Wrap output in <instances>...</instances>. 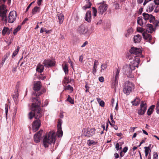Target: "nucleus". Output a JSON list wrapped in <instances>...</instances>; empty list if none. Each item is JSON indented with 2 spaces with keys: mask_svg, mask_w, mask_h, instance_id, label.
Here are the masks:
<instances>
[{
  "mask_svg": "<svg viewBox=\"0 0 159 159\" xmlns=\"http://www.w3.org/2000/svg\"><path fill=\"white\" fill-rule=\"evenodd\" d=\"M33 102L32 105L31 110L32 111L29 113V118L31 119L34 116L36 120L34 121L32 124V129L34 132L37 131L40 127L41 122L39 118L42 116L40 113L41 108L40 106L41 104L40 101L38 97L34 98L32 99Z\"/></svg>",
  "mask_w": 159,
  "mask_h": 159,
  "instance_id": "nucleus-1",
  "label": "nucleus"
},
{
  "mask_svg": "<svg viewBox=\"0 0 159 159\" xmlns=\"http://www.w3.org/2000/svg\"><path fill=\"white\" fill-rule=\"evenodd\" d=\"M55 134L54 132H49L44 138L43 140V145L48 147L49 144H54L55 141Z\"/></svg>",
  "mask_w": 159,
  "mask_h": 159,
  "instance_id": "nucleus-2",
  "label": "nucleus"
},
{
  "mask_svg": "<svg viewBox=\"0 0 159 159\" xmlns=\"http://www.w3.org/2000/svg\"><path fill=\"white\" fill-rule=\"evenodd\" d=\"M134 84L129 81L125 82L124 86L123 92L126 95H129L134 89Z\"/></svg>",
  "mask_w": 159,
  "mask_h": 159,
  "instance_id": "nucleus-3",
  "label": "nucleus"
},
{
  "mask_svg": "<svg viewBox=\"0 0 159 159\" xmlns=\"http://www.w3.org/2000/svg\"><path fill=\"white\" fill-rule=\"evenodd\" d=\"M41 83L40 82V81H38L35 82L34 84L33 89L35 92H34L33 93L34 95V96H39L41 94H42L43 93H44L45 92V90L44 89L43 91V92H39L38 93H36V92L39 91L40 89H41Z\"/></svg>",
  "mask_w": 159,
  "mask_h": 159,
  "instance_id": "nucleus-4",
  "label": "nucleus"
},
{
  "mask_svg": "<svg viewBox=\"0 0 159 159\" xmlns=\"http://www.w3.org/2000/svg\"><path fill=\"white\" fill-rule=\"evenodd\" d=\"M134 59L129 64V68L131 70H134L135 68H138L140 61L139 57L137 56H134Z\"/></svg>",
  "mask_w": 159,
  "mask_h": 159,
  "instance_id": "nucleus-5",
  "label": "nucleus"
},
{
  "mask_svg": "<svg viewBox=\"0 0 159 159\" xmlns=\"http://www.w3.org/2000/svg\"><path fill=\"white\" fill-rule=\"evenodd\" d=\"M129 52L131 54L130 55H128V58L130 60L131 59V57L132 56H134V57L135 56L134 55L138 56L137 55L140 54L142 52V51L141 49L140 48L132 47L130 49Z\"/></svg>",
  "mask_w": 159,
  "mask_h": 159,
  "instance_id": "nucleus-6",
  "label": "nucleus"
},
{
  "mask_svg": "<svg viewBox=\"0 0 159 159\" xmlns=\"http://www.w3.org/2000/svg\"><path fill=\"white\" fill-rule=\"evenodd\" d=\"M147 107V104L144 102L142 101L141 102L140 108L138 110V114L140 115L144 114L145 112Z\"/></svg>",
  "mask_w": 159,
  "mask_h": 159,
  "instance_id": "nucleus-7",
  "label": "nucleus"
},
{
  "mask_svg": "<svg viewBox=\"0 0 159 159\" xmlns=\"http://www.w3.org/2000/svg\"><path fill=\"white\" fill-rule=\"evenodd\" d=\"M16 17V12L15 11H11L7 17L8 22L9 23H13L15 20Z\"/></svg>",
  "mask_w": 159,
  "mask_h": 159,
  "instance_id": "nucleus-8",
  "label": "nucleus"
},
{
  "mask_svg": "<svg viewBox=\"0 0 159 159\" xmlns=\"http://www.w3.org/2000/svg\"><path fill=\"white\" fill-rule=\"evenodd\" d=\"M43 64L46 67H50L54 66L55 65V61L50 59H46L43 61Z\"/></svg>",
  "mask_w": 159,
  "mask_h": 159,
  "instance_id": "nucleus-9",
  "label": "nucleus"
},
{
  "mask_svg": "<svg viewBox=\"0 0 159 159\" xmlns=\"http://www.w3.org/2000/svg\"><path fill=\"white\" fill-rule=\"evenodd\" d=\"M107 9V5L102 3L101 4L98 8V12L100 14L102 15Z\"/></svg>",
  "mask_w": 159,
  "mask_h": 159,
  "instance_id": "nucleus-10",
  "label": "nucleus"
},
{
  "mask_svg": "<svg viewBox=\"0 0 159 159\" xmlns=\"http://www.w3.org/2000/svg\"><path fill=\"white\" fill-rule=\"evenodd\" d=\"M88 31L87 28L84 25H81L78 29V32L80 34H85Z\"/></svg>",
  "mask_w": 159,
  "mask_h": 159,
  "instance_id": "nucleus-11",
  "label": "nucleus"
},
{
  "mask_svg": "<svg viewBox=\"0 0 159 159\" xmlns=\"http://www.w3.org/2000/svg\"><path fill=\"white\" fill-rule=\"evenodd\" d=\"M43 130H40L38 132L36 133L34 136V140L37 143L40 142Z\"/></svg>",
  "mask_w": 159,
  "mask_h": 159,
  "instance_id": "nucleus-12",
  "label": "nucleus"
},
{
  "mask_svg": "<svg viewBox=\"0 0 159 159\" xmlns=\"http://www.w3.org/2000/svg\"><path fill=\"white\" fill-rule=\"evenodd\" d=\"M57 135L58 137H61L63 135V131L61 129V122L59 121L57 125Z\"/></svg>",
  "mask_w": 159,
  "mask_h": 159,
  "instance_id": "nucleus-13",
  "label": "nucleus"
},
{
  "mask_svg": "<svg viewBox=\"0 0 159 159\" xmlns=\"http://www.w3.org/2000/svg\"><path fill=\"white\" fill-rule=\"evenodd\" d=\"M142 35L144 39L147 40L150 43L152 44L151 42L152 39V36L150 34L147 33L146 31H144Z\"/></svg>",
  "mask_w": 159,
  "mask_h": 159,
  "instance_id": "nucleus-14",
  "label": "nucleus"
},
{
  "mask_svg": "<svg viewBox=\"0 0 159 159\" xmlns=\"http://www.w3.org/2000/svg\"><path fill=\"white\" fill-rule=\"evenodd\" d=\"M155 7V4L153 2L150 3L148 4L146 8V11L149 12H151L153 11Z\"/></svg>",
  "mask_w": 159,
  "mask_h": 159,
  "instance_id": "nucleus-15",
  "label": "nucleus"
},
{
  "mask_svg": "<svg viewBox=\"0 0 159 159\" xmlns=\"http://www.w3.org/2000/svg\"><path fill=\"white\" fill-rule=\"evenodd\" d=\"M95 129L94 128H92L89 131H88L86 133L85 136L88 137H90L94 135L95 134Z\"/></svg>",
  "mask_w": 159,
  "mask_h": 159,
  "instance_id": "nucleus-16",
  "label": "nucleus"
},
{
  "mask_svg": "<svg viewBox=\"0 0 159 159\" xmlns=\"http://www.w3.org/2000/svg\"><path fill=\"white\" fill-rule=\"evenodd\" d=\"M91 13L90 11H87L85 15V20L89 22H91Z\"/></svg>",
  "mask_w": 159,
  "mask_h": 159,
  "instance_id": "nucleus-17",
  "label": "nucleus"
},
{
  "mask_svg": "<svg viewBox=\"0 0 159 159\" xmlns=\"http://www.w3.org/2000/svg\"><path fill=\"white\" fill-rule=\"evenodd\" d=\"M98 63L99 62L98 60H94L92 70V73L93 75H95L97 69L98 68Z\"/></svg>",
  "mask_w": 159,
  "mask_h": 159,
  "instance_id": "nucleus-18",
  "label": "nucleus"
},
{
  "mask_svg": "<svg viewBox=\"0 0 159 159\" xmlns=\"http://www.w3.org/2000/svg\"><path fill=\"white\" fill-rule=\"evenodd\" d=\"M141 36L139 34H137L134 36V41L135 43L140 42L141 40Z\"/></svg>",
  "mask_w": 159,
  "mask_h": 159,
  "instance_id": "nucleus-19",
  "label": "nucleus"
},
{
  "mask_svg": "<svg viewBox=\"0 0 159 159\" xmlns=\"http://www.w3.org/2000/svg\"><path fill=\"white\" fill-rule=\"evenodd\" d=\"M146 32L152 33L154 31V29L151 24H148L146 26Z\"/></svg>",
  "mask_w": 159,
  "mask_h": 159,
  "instance_id": "nucleus-20",
  "label": "nucleus"
},
{
  "mask_svg": "<svg viewBox=\"0 0 159 159\" xmlns=\"http://www.w3.org/2000/svg\"><path fill=\"white\" fill-rule=\"evenodd\" d=\"M19 95V93L18 92V89H17L16 91V92H15L14 94L13 95V98L15 103H16L17 101Z\"/></svg>",
  "mask_w": 159,
  "mask_h": 159,
  "instance_id": "nucleus-21",
  "label": "nucleus"
},
{
  "mask_svg": "<svg viewBox=\"0 0 159 159\" xmlns=\"http://www.w3.org/2000/svg\"><path fill=\"white\" fill-rule=\"evenodd\" d=\"M11 30L7 27H4L2 30V33L3 35H5L6 34L8 35L10 33Z\"/></svg>",
  "mask_w": 159,
  "mask_h": 159,
  "instance_id": "nucleus-22",
  "label": "nucleus"
},
{
  "mask_svg": "<svg viewBox=\"0 0 159 159\" xmlns=\"http://www.w3.org/2000/svg\"><path fill=\"white\" fill-rule=\"evenodd\" d=\"M57 15L59 20V23L60 24H61L64 20V16L62 13H58Z\"/></svg>",
  "mask_w": 159,
  "mask_h": 159,
  "instance_id": "nucleus-23",
  "label": "nucleus"
},
{
  "mask_svg": "<svg viewBox=\"0 0 159 159\" xmlns=\"http://www.w3.org/2000/svg\"><path fill=\"white\" fill-rule=\"evenodd\" d=\"M44 69V66L39 63L37 66L36 70L37 71L41 73L43 71Z\"/></svg>",
  "mask_w": 159,
  "mask_h": 159,
  "instance_id": "nucleus-24",
  "label": "nucleus"
},
{
  "mask_svg": "<svg viewBox=\"0 0 159 159\" xmlns=\"http://www.w3.org/2000/svg\"><path fill=\"white\" fill-rule=\"evenodd\" d=\"M155 107V106L154 105H152L149 107L147 112L148 116H150L152 113Z\"/></svg>",
  "mask_w": 159,
  "mask_h": 159,
  "instance_id": "nucleus-25",
  "label": "nucleus"
},
{
  "mask_svg": "<svg viewBox=\"0 0 159 159\" xmlns=\"http://www.w3.org/2000/svg\"><path fill=\"white\" fill-rule=\"evenodd\" d=\"M40 8L38 7H35L32 10V13L33 15L37 13H38L40 11Z\"/></svg>",
  "mask_w": 159,
  "mask_h": 159,
  "instance_id": "nucleus-26",
  "label": "nucleus"
},
{
  "mask_svg": "<svg viewBox=\"0 0 159 159\" xmlns=\"http://www.w3.org/2000/svg\"><path fill=\"white\" fill-rule=\"evenodd\" d=\"M86 1H88L87 3L83 7V9L85 10L87 8H89L90 7L92 4L89 1V0H86Z\"/></svg>",
  "mask_w": 159,
  "mask_h": 159,
  "instance_id": "nucleus-27",
  "label": "nucleus"
},
{
  "mask_svg": "<svg viewBox=\"0 0 159 159\" xmlns=\"http://www.w3.org/2000/svg\"><path fill=\"white\" fill-rule=\"evenodd\" d=\"M87 143L89 146L92 145H94L97 143V142L93 140H88L87 141Z\"/></svg>",
  "mask_w": 159,
  "mask_h": 159,
  "instance_id": "nucleus-28",
  "label": "nucleus"
},
{
  "mask_svg": "<svg viewBox=\"0 0 159 159\" xmlns=\"http://www.w3.org/2000/svg\"><path fill=\"white\" fill-rule=\"evenodd\" d=\"M63 69L65 72V74H67L68 71V65L66 63L64 65H62Z\"/></svg>",
  "mask_w": 159,
  "mask_h": 159,
  "instance_id": "nucleus-29",
  "label": "nucleus"
},
{
  "mask_svg": "<svg viewBox=\"0 0 159 159\" xmlns=\"http://www.w3.org/2000/svg\"><path fill=\"white\" fill-rule=\"evenodd\" d=\"M120 72V69H116V72L115 73H114V75L115 76V77L114 79H116V80H118L119 78V75Z\"/></svg>",
  "mask_w": 159,
  "mask_h": 159,
  "instance_id": "nucleus-30",
  "label": "nucleus"
},
{
  "mask_svg": "<svg viewBox=\"0 0 159 159\" xmlns=\"http://www.w3.org/2000/svg\"><path fill=\"white\" fill-rule=\"evenodd\" d=\"M128 68L129 70L128 71H127L125 72L126 75H127V76L129 78H133V75L132 74V70H129V69H130L129 67H129H128Z\"/></svg>",
  "mask_w": 159,
  "mask_h": 159,
  "instance_id": "nucleus-31",
  "label": "nucleus"
},
{
  "mask_svg": "<svg viewBox=\"0 0 159 159\" xmlns=\"http://www.w3.org/2000/svg\"><path fill=\"white\" fill-rule=\"evenodd\" d=\"M140 102V100L139 98H136L132 102L133 105L136 106L139 104Z\"/></svg>",
  "mask_w": 159,
  "mask_h": 159,
  "instance_id": "nucleus-32",
  "label": "nucleus"
},
{
  "mask_svg": "<svg viewBox=\"0 0 159 159\" xmlns=\"http://www.w3.org/2000/svg\"><path fill=\"white\" fill-rule=\"evenodd\" d=\"M107 67V63L105 62L102 64L101 66V71L102 70H105Z\"/></svg>",
  "mask_w": 159,
  "mask_h": 159,
  "instance_id": "nucleus-33",
  "label": "nucleus"
},
{
  "mask_svg": "<svg viewBox=\"0 0 159 159\" xmlns=\"http://www.w3.org/2000/svg\"><path fill=\"white\" fill-rule=\"evenodd\" d=\"M143 16L144 19L145 20H148L150 18L151 15H150L148 14L144 13L143 14Z\"/></svg>",
  "mask_w": 159,
  "mask_h": 159,
  "instance_id": "nucleus-34",
  "label": "nucleus"
},
{
  "mask_svg": "<svg viewBox=\"0 0 159 159\" xmlns=\"http://www.w3.org/2000/svg\"><path fill=\"white\" fill-rule=\"evenodd\" d=\"M137 23L140 25L142 26L143 25V19L141 17H138L137 19Z\"/></svg>",
  "mask_w": 159,
  "mask_h": 159,
  "instance_id": "nucleus-35",
  "label": "nucleus"
},
{
  "mask_svg": "<svg viewBox=\"0 0 159 159\" xmlns=\"http://www.w3.org/2000/svg\"><path fill=\"white\" fill-rule=\"evenodd\" d=\"M64 90H70L71 92H72L73 91V88L71 87L70 85H68L67 86H64Z\"/></svg>",
  "mask_w": 159,
  "mask_h": 159,
  "instance_id": "nucleus-36",
  "label": "nucleus"
},
{
  "mask_svg": "<svg viewBox=\"0 0 159 159\" xmlns=\"http://www.w3.org/2000/svg\"><path fill=\"white\" fill-rule=\"evenodd\" d=\"M144 148L145 149V156L147 157L148 155L149 150H150V151H151V150H150V148L149 147H145Z\"/></svg>",
  "mask_w": 159,
  "mask_h": 159,
  "instance_id": "nucleus-37",
  "label": "nucleus"
},
{
  "mask_svg": "<svg viewBox=\"0 0 159 159\" xmlns=\"http://www.w3.org/2000/svg\"><path fill=\"white\" fill-rule=\"evenodd\" d=\"M67 101L72 104H73L74 103V100L72 99L69 95H68V97L67 99Z\"/></svg>",
  "mask_w": 159,
  "mask_h": 159,
  "instance_id": "nucleus-38",
  "label": "nucleus"
},
{
  "mask_svg": "<svg viewBox=\"0 0 159 159\" xmlns=\"http://www.w3.org/2000/svg\"><path fill=\"white\" fill-rule=\"evenodd\" d=\"M21 28V26L20 25H18L17 27L14 30L13 34L15 35L17 32Z\"/></svg>",
  "mask_w": 159,
  "mask_h": 159,
  "instance_id": "nucleus-39",
  "label": "nucleus"
},
{
  "mask_svg": "<svg viewBox=\"0 0 159 159\" xmlns=\"http://www.w3.org/2000/svg\"><path fill=\"white\" fill-rule=\"evenodd\" d=\"M92 8L93 9V16L94 17H95L97 16V10L95 7H93Z\"/></svg>",
  "mask_w": 159,
  "mask_h": 159,
  "instance_id": "nucleus-40",
  "label": "nucleus"
},
{
  "mask_svg": "<svg viewBox=\"0 0 159 159\" xmlns=\"http://www.w3.org/2000/svg\"><path fill=\"white\" fill-rule=\"evenodd\" d=\"M49 30H47L45 28H41L40 30V33H42L43 32H46V34H48V33H49Z\"/></svg>",
  "mask_w": 159,
  "mask_h": 159,
  "instance_id": "nucleus-41",
  "label": "nucleus"
},
{
  "mask_svg": "<svg viewBox=\"0 0 159 159\" xmlns=\"http://www.w3.org/2000/svg\"><path fill=\"white\" fill-rule=\"evenodd\" d=\"M158 155L157 153L154 152L153 153V159H158Z\"/></svg>",
  "mask_w": 159,
  "mask_h": 159,
  "instance_id": "nucleus-42",
  "label": "nucleus"
},
{
  "mask_svg": "<svg viewBox=\"0 0 159 159\" xmlns=\"http://www.w3.org/2000/svg\"><path fill=\"white\" fill-rule=\"evenodd\" d=\"M64 83L66 84L69 83L70 82V81L69 80L68 78L65 77L64 78L63 80Z\"/></svg>",
  "mask_w": 159,
  "mask_h": 159,
  "instance_id": "nucleus-43",
  "label": "nucleus"
},
{
  "mask_svg": "<svg viewBox=\"0 0 159 159\" xmlns=\"http://www.w3.org/2000/svg\"><path fill=\"white\" fill-rule=\"evenodd\" d=\"M5 107L6 116V117H7V113L8 112V107H9L8 106L7 104H5Z\"/></svg>",
  "mask_w": 159,
  "mask_h": 159,
  "instance_id": "nucleus-44",
  "label": "nucleus"
},
{
  "mask_svg": "<svg viewBox=\"0 0 159 159\" xmlns=\"http://www.w3.org/2000/svg\"><path fill=\"white\" fill-rule=\"evenodd\" d=\"M114 82L112 83V86L114 85L115 87V88H116L118 84V80H116V79H114Z\"/></svg>",
  "mask_w": 159,
  "mask_h": 159,
  "instance_id": "nucleus-45",
  "label": "nucleus"
},
{
  "mask_svg": "<svg viewBox=\"0 0 159 159\" xmlns=\"http://www.w3.org/2000/svg\"><path fill=\"white\" fill-rule=\"evenodd\" d=\"M149 19H150V22L151 23L153 22L155 19V17L151 14V16Z\"/></svg>",
  "mask_w": 159,
  "mask_h": 159,
  "instance_id": "nucleus-46",
  "label": "nucleus"
},
{
  "mask_svg": "<svg viewBox=\"0 0 159 159\" xmlns=\"http://www.w3.org/2000/svg\"><path fill=\"white\" fill-rule=\"evenodd\" d=\"M127 32H128V33H129V34H132L133 32V28H129L127 30Z\"/></svg>",
  "mask_w": 159,
  "mask_h": 159,
  "instance_id": "nucleus-47",
  "label": "nucleus"
},
{
  "mask_svg": "<svg viewBox=\"0 0 159 159\" xmlns=\"http://www.w3.org/2000/svg\"><path fill=\"white\" fill-rule=\"evenodd\" d=\"M137 31L140 32L142 33L144 31L143 29L141 27H138L137 28Z\"/></svg>",
  "mask_w": 159,
  "mask_h": 159,
  "instance_id": "nucleus-48",
  "label": "nucleus"
},
{
  "mask_svg": "<svg viewBox=\"0 0 159 159\" xmlns=\"http://www.w3.org/2000/svg\"><path fill=\"white\" fill-rule=\"evenodd\" d=\"M99 105L100 106L102 107H103L105 106V103L103 101H102L101 102H100L99 103Z\"/></svg>",
  "mask_w": 159,
  "mask_h": 159,
  "instance_id": "nucleus-49",
  "label": "nucleus"
},
{
  "mask_svg": "<svg viewBox=\"0 0 159 159\" xmlns=\"http://www.w3.org/2000/svg\"><path fill=\"white\" fill-rule=\"evenodd\" d=\"M85 87L86 89V90H85V92L86 93L89 92V87L88 86V84H87L85 85Z\"/></svg>",
  "mask_w": 159,
  "mask_h": 159,
  "instance_id": "nucleus-50",
  "label": "nucleus"
},
{
  "mask_svg": "<svg viewBox=\"0 0 159 159\" xmlns=\"http://www.w3.org/2000/svg\"><path fill=\"white\" fill-rule=\"evenodd\" d=\"M98 79L99 81L101 82H102L104 81V78L102 76L99 77Z\"/></svg>",
  "mask_w": 159,
  "mask_h": 159,
  "instance_id": "nucleus-51",
  "label": "nucleus"
},
{
  "mask_svg": "<svg viewBox=\"0 0 159 159\" xmlns=\"http://www.w3.org/2000/svg\"><path fill=\"white\" fill-rule=\"evenodd\" d=\"M156 5H159V0H154L153 2Z\"/></svg>",
  "mask_w": 159,
  "mask_h": 159,
  "instance_id": "nucleus-52",
  "label": "nucleus"
},
{
  "mask_svg": "<svg viewBox=\"0 0 159 159\" xmlns=\"http://www.w3.org/2000/svg\"><path fill=\"white\" fill-rule=\"evenodd\" d=\"M154 24L156 27L158 26H159V22L157 20H156L155 21Z\"/></svg>",
  "mask_w": 159,
  "mask_h": 159,
  "instance_id": "nucleus-53",
  "label": "nucleus"
},
{
  "mask_svg": "<svg viewBox=\"0 0 159 159\" xmlns=\"http://www.w3.org/2000/svg\"><path fill=\"white\" fill-rule=\"evenodd\" d=\"M34 2H32V3H30L28 6L27 7V8H26V12H27L28 11V10L29 9V8H30V7L32 4Z\"/></svg>",
  "mask_w": 159,
  "mask_h": 159,
  "instance_id": "nucleus-54",
  "label": "nucleus"
},
{
  "mask_svg": "<svg viewBox=\"0 0 159 159\" xmlns=\"http://www.w3.org/2000/svg\"><path fill=\"white\" fill-rule=\"evenodd\" d=\"M119 146V144L118 143H117L116 145V148L117 150H118L120 148Z\"/></svg>",
  "mask_w": 159,
  "mask_h": 159,
  "instance_id": "nucleus-55",
  "label": "nucleus"
},
{
  "mask_svg": "<svg viewBox=\"0 0 159 159\" xmlns=\"http://www.w3.org/2000/svg\"><path fill=\"white\" fill-rule=\"evenodd\" d=\"M7 57V56H4V58L2 60V66L3 65V64H4V62H5Z\"/></svg>",
  "mask_w": 159,
  "mask_h": 159,
  "instance_id": "nucleus-56",
  "label": "nucleus"
},
{
  "mask_svg": "<svg viewBox=\"0 0 159 159\" xmlns=\"http://www.w3.org/2000/svg\"><path fill=\"white\" fill-rule=\"evenodd\" d=\"M88 44V42L87 41H85L81 46L82 48L84 47L86 45Z\"/></svg>",
  "mask_w": 159,
  "mask_h": 159,
  "instance_id": "nucleus-57",
  "label": "nucleus"
},
{
  "mask_svg": "<svg viewBox=\"0 0 159 159\" xmlns=\"http://www.w3.org/2000/svg\"><path fill=\"white\" fill-rule=\"evenodd\" d=\"M128 150V148L127 147H125L123 149V152L125 153L127 152Z\"/></svg>",
  "mask_w": 159,
  "mask_h": 159,
  "instance_id": "nucleus-58",
  "label": "nucleus"
},
{
  "mask_svg": "<svg viewBox=\"0 0 159 159\" xmlns=\"http://www.w3.org/2000/svg\"><path fill=\"white\" fill-rule=\"evenodd\" d=\"M151 0H145V1L143 3V6H144L147 3L151 1Z\"/></svg>",
  "mask_w": 159,
  "mask_h": 159,
  "instance_id": "nucleus-59",
  "label": "nucleus"
},
{
  "mask_svg": "<svg viewBox=\"0 0 159 159\" xmlns=\"http://www.w3.org/2000/svg\"><path fill=\"white\" fill-rule=\"evenodd\" d=\"M17 52L14 51L12 55V58L14 57L17 54Z\"/></svg>",
  "mask_w": 159,
  "mask_h": 159,
  "instance_id": "nucleus-60",
  "label": "nucleus"
},
{
  "mask_svg": "<svg viewBox=\"0 0 159 159\" xmlns=\"http://www.w3.org/2000/svg\"><path fill=\"white\" fill-rule=\"evenodd\" d=\"M83 57L82 56H81L79 57V60L80 61L82 62L83 60Z\"/></svg>",
  "mask_w": 159,
  "mask_h": 159,
  "instance_id": "nucleus-61",
  "label": "nucleus"
},
{
  "mask_svg": "<svg viewBox=\"0 0 159 159\" xmlns=\"http://www.w3.org/2000/svg\"><path fill=\"white\" fill-rule=\"evenodd\" d=\"M102 22V20H99V21L97 23V25H101Z\"/></svg>",
  "mask_w": 159,
  "mask_h": 159,
  "instance_id": "nucleus-62",
  "label": "nucleus"
},
{
  "mask_svg": "<svg viewBox=\"0 0 159 159\" xmlns=\"http://www.w3.org/2000/svg\"><path fill=\"white\" fill-rule=\"evenodd\" d=\"M42 0H38L37 4L39 6L41 5Z\"/></svg>",
  "mask_w": 159,
  "mask_h": 159,
  "instance_id": "nucleus-63",
  "label": "nucleus"
},
{
  "mask_svg": "<svg viewBox=\"0 0 159 159\" xmlns=\"http://www.w3.org/2000/svg\"><path fill=\"white\" fill-rule=\"evenodd\" d=\"M114 156L116 158H118L119 157V154L117 153H115Z\"/></svg>",
  "mask_w": 159,
  "mask_h": 159,
  "instance_id": "nucleus-64",
  "label": "nucleus"
}]
</instances>
